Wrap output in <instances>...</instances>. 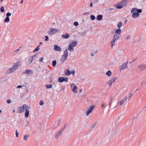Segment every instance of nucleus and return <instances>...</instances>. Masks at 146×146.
Masks as SVG:
<instances>
[{
	"label": "nucleus",
	"mask_w": 146,
	"mask_h": 146,
	"mask_svg": "<svg viewBox=\"0 0 146 146\" xmlns=\"http://www.w3.org/2000/svg\"><path fill=\"white\" fill-rule=\"evenodd\" d=\"M57 62L56 60H54L52 61V66L53 67H54L55 66Z\"/></svg>",
	"instance_id": "nucleus-27"
},
{
	"label": "nucleus",
	"mask_w": 146,
	"mask_h": 146,
	"mask_svg": "<svg viewBox=\"0 0 146 146\" xmlns=\"http://www.w3.org/2000/svg\"><path fill=\"white\" fill-rule=\"evenodd\" d=\"M128 61H127L126 62L124 63L119 67V68L120 70H122L126 68L127 67V64Z\"/></svg>",
	"instance_id": "nucleus-9"
},
{
	"label": "nucleus",
	"mask_w": 146,
	"mask_h": 146,
	"mask_svg": "<svg viewBox=\"0 0 146 146\" xmlns=\"http://www.w3.org/2000/svg\"><path fill=\"white\" fill-rule=\"evenodd\" d=\"M29 135L28 134L25 135L23 137V139L25 140H27L28 137Z\"/></svg>",
	"instance_id": "nucleus-33"
},
{
	"label": "nucleus",
	"mask_w": 146,
	"mask_h": 146,
	"mask_svg": "<svg viewBox=\"0 0 146 146\" xmlns=\"http://www.w3.org/2000/svg\"><path fill=\"white\" fill-rule=\"evenodd\" d=\"M122 23L121 22H119L117 24V27L119 28H120L122 26Z\"/></svg>",
	"instance_id": "nucleus-32"
},
{
	"label": "nucleus",
	"mask_w": 146,
	"mask_h": 146,
	"mask_svg": "<svg viewBox=\"0 0 146 146\" xmlns=\"http://www.w3.org/2000/svg\"><path fill=\"white\" fill-rule=\"evenodd\" d=\"M96 125V123H94L93 125H91L90 126V128H93L94 127V126Z\"/></svg>",
	"instance_id": "nucleus-44"
},
{
	"label": "nucleus",
	"mask_w": 146,
	"mask_h": 146,
	"mask_svg": "<svg viewBox=\"0 0 146 146\" xmlns=\"http://www.w3.org/2000/svg\"><path fill=\"white\" fill-rule=\"evenodd\" d=\"M35 56H36V54H35L34 55H33V56H31L29 57V58L28 60V63L29 64H31L32 63V62H33V58Z\"/></svg>",
	"instance_id": "nucleus-13"
},
{
	"label": "nucleus",
	"mask_w": 146,
	"mask_h": 146,
	"mask_svg": "<svg viewBox=\"0 0 146 146\" xmlns=\"http://www.w3.org/2000/svg\"><path fill=\"white\" fill-rule=\"evenodd\" d=\"M44 58L43 57H41L39 60V61L40 62H42L43 61Z\"/></svg>",
	"instance_id": "nucleus-46"
},
{
	"label": "nucleus",
	"mask_w": 146,
	"mask_h": 146,
	"mask_svg": "<svg viewBox=\"0 0 146 146\" xmlns=\"http://www.w3.org/2000/svg\"><path fill=\"white\" fill-rule=\"evenodd\" d=\"M117 79V78L116 77H114L110 79L108 82H107V84H108L110 86L111 85L112 83L113 82Z\"/></svg>",
	"instance_id": "nucleus-8"
},
{
	"label": "nucleus",
	"mask_w": 146,
	"mask_h": 146,
	"mask_svg": "<svg viewBox=\"0 0 146 146\" xmlns=\"http://www.w3.org/2000/svg\"><path fill=\"white\" fill-rule=\"evenodd\" d=\"M68 56L66 55V54H63V55L62 56H63V57H64V58H67V57H68Z\"/></svg>",
	"instance_id": "nucleus-49"
},
{
	"label": "nucleus",
	"mask_w": 146,
	"mask_h": 146,
	"mask_svg": "<svg viewBox=\"0 0 146 146\" xmlns=\"http://www.w3.org/2000/svg\"><path fill=\"white\" fill-rule=\"evenodd\" d=\"M113 6L114 7L116 6V8L117 9H121L123 8L122 6L120 3H118L117 5L114 4Z\"/></svg>",
	"instance_id": "nucleus-12"
},
{
	"label": "nucleus",
	"mask_w": 146,
	"mask_h": 146,
	"mask_svg": "<svg viewBox=\"0 0 146 146\" xmlns=\"http://www.w3.org/2000/svg\"><path fill=\"white\" fill-rule=\"evenodd\" d=\"M123 102V101L121 100L119 102L120 105L121 106V105H122Z\"/></svg>",
	"instance_id": "nucleus-45"
},
{
	"label": "nucleus",
	"mask_w": 146,
	"mask_h": 146,
	"mask_svg": "<svg viewBox=\"0 0 146 146\" xmlns=\"http://www.w3.org/2000/svg\"><path fill=\"white\" fill-rule=\"evenodd\" d=\"M75 72L74 71V70L70 71V74H72L74 75L75 74Z\"/></svg>",
	"instance_id": "nucleus-50"
},
{
	"label": "nucleus",
	"mask_w": 146,
	"mask_h": 146,
	"mask_svg": "<svg viewBox=\"0 0 146 146\" xmlns=\"http://www.w3.org/2000/svg\"><path fill=\"white\" fill-rule=\"evenodd\" d=\"M40 46V45L38 46L36 48H35L33 50V52H35L37 51L39 49V47Z\"/></svg>",
	"instance_id": "nucleus-35"
},
{
	"label": "nucleus",
	"mask_w": 146,
	"mask_h": 146,
	"mask_svg": "<svg viewBox=\"0 0 146 146\" xmlns=\"http://www.w3.org/2000/svg\"><path fill=\"white\" fill-rule=\"evenodd\" d=\"M4 7L3 6H2L0 9V11L2 13H3L4 11Z\"/></svg>",
	"instance_id": "nucleus-36"
},
{
	"label": "nucleus",
	"mask_w": 146,
	"mask_h": 146,
	"mask_svg": "<svg viewBox=\"0 0 146 146\" xmlns=\"http://www.w3.org/2000/svg\"><path fill=\"white\" fill-rule=\"evenodd\" d=\"M19 49H17V50H16V52H17L18 51H19Z\"/></svg>",
	"instance_id": "nucleus-64"
},
{
	"label": "nucleus",
	"mask_w": 146,
	"mask_h": 146,
	"mask_svg": "<svg viewBox=\"0 0 146 146\" xmlns=\"http://www.w3.org/2000/svg\"><path fill=\"white\" fill-rule=\"evenodd\" d=\"M112 72L110 70H108L106 73V74L108 77L110 76L111 75Z\"/></svg>",
	"instance_id": "nucleus-25"
},
{
	"label": "nucleus",
	"mask_w": 146,
	"mask_h": 146,
	"mask_svg": "<svg viewBox=\"0 0 146 146\" xmlns=\"http://www.w3.org/2000/svg\"><path fill=\"white\" fill-rule=\"evenodd\" d=\"M70 86L71 88L72 92L74 93H76L77 92L76 90L77 89V86H75L74 83L71 84L70 85Z\"/></svg>",
	"instance_id": "nucleus-5"
},
{
	"label": "nucleus",
	"mask_w": 146,
	"mask_h": 146,
	"mask_svg": "<svg viewBox=\"0 0 146 146\" xmlns=\"http://www.w3.org/2000/svg\"><path fill=\"white\" fill-rule=\"evenodd\" d=\"M121 30L120 28H118L115 31V33L116 34L120 35H121Z\"/></svg>",
	"instance_id": "nucleus-20"
},
{
	"label": "nucleus",
	"mask_w": 146,
	"mask_h": 146,
	"mask_svg": "<svg viewBox=\"0 0 146 146\" xmlns=\"http://www.w3.org/2000/svg\"><path fill=\"white\" fill-rule=\"evenodd\" d=\"M103 18V16L102 15H98L97 17V19L98 21L101 20Z\"/></svg>",
	"instance_id": "nucleus-23"
},
{
	"label": "nucleus",
	"mask_w": 146,
	"mask_h": 146,
	"mask_svg": "<svg viewBox=\"0 0 146 146\" xmlns=\"http://www.w3.org/2000/svg\"><path fill=\"white\" fill-rule=\"evenodd\" d=\"M137 58H135L133 59L131 61L132 62H134L137 60Z\"/></svg>",
	"instance_id": "nucleus-54"
},
{
	"label": "nucleus",
	"mask_w": 146,
	"mask_h": 146,
	"mask_svg": "<svg viewBox=\"0 0 146 146\" xmlns=\"http://www.w3.org/2000/svg\"><path fill=\"white\" fill-rule=\"evenodd\" d=\"M45 39H44V40L45 41H47L48 40V36H45Z\"/></svg>",
	"instance_id": "nucleus-42"
},
{
	"label": "nucleus",
	"mask_w": 146,
	"mask_h": 146,
	"mask_svg": "<svg viewBox=\"0 0 146 146\" xmlns=\"http://www.w3.org/2000/svg\"><path fill=\"white\" fill-rule=\"evenodd\" d=\"M77 44L78 43L75 40H73L72 41L71 43L70 44L71 45L75 47Z\"/></svg>",
	"instance_id": "nucleus-21"
},
{
	"label": "nucleus",
	"mask_w": 146,
	"mask_h": 146,
	"mask_svg": "<svg viewBox=\"0 0 146 146\" xmlns=\"http://www.w3.org/2000/svg\"><path fill=\"white\" fill-rule=\"evenodd\" d=\"M62 37L64 38L67 39L68 38L69 36L68 34H66L65 35H62Z\"/></svg>",
	"instance_id": "nucleus-26"
},
{
	"label": "nucleus",
	"mask_w": 146,
	"mask_h": 146,
	"mask_svg": "<svg viewBox=\"0 0 146 146\" xmlns=\"http://www.w3.org/2000/svg\"><path fill=\"white\" fill-rule=\"evenodd\" d=\"M106 106V104L105 103H103L101 105V107L102 108H105Z\"/></svg>",
	"instance_id": "nucleus-38"
},
{
	"label": "nucleus",
	"mask_w": 146,
	"mask_h": 146,
	"mask_svg": "<svg viewBox=\"0 0 146 146\" xmlns=\"http://www.w3.org/2000/svg\"><path fill=\"white\" fill-rule=\"evenodd\" d=\"M64 130V129H60L59 131L56 133V134L55 135V137L56 138H58L59 136L62 134V132Z\"/></svg>",
	"instance_id": "nucleus-11"
},
{
	"label": "nucleus",
	"mask_w": 146,
	"mask_h": 146,
	"mask_svg": "<svg viewBox=\"0 0 146 146\" xmlns=\"http://www.w3.org/2000/svg\"><path fill=\"white\" fill-rule=\"evenodd\" d=\"M121 35L116 34L114 35L113 39L116 41L119 39L121 37Z\"/></svg>",
	"instance_id": "nucleus-17"
},
{
	"label": "nucleus",
	"mask_w": 146,
	"mask_h": 146,
	"mask_svg": "<svg viewBox=\"0 0 146 146\" xmlns=\"http://www.w3.org/2000/svg\"><path fill=\"white\" fill-rule=\"evenodd\" d=\"M10 19L9 17H6L4 20V22L5 23H7L9 22Z\"/></svg>",
	"instance_id": "nucleus-28"
},
{
	"label": "nucleus",
	"mask_w": 146,
	"mask_h": 146,
	"mask_svg": "<svg viewBox=\"0 0 146 146\" xmlns=\"http://www.w3.org/2000/svg\"><path fill=\"white\" fill-rule=\"evenodd\" d=\"M115 41V40H114L113 39L112 41L111 42V46L112 48L113 46L114 45Z\"/></svg>",
	"instance_id": "nucleus-29"
},
{
	"label": "nucleus",
	"mask_w": 146,
	"mask_h": 146,
	"mask_svg": "<svg viewBox=\"0 0 146 146\" xmlns=\"http://www.w3.org/2000/svg\"><path fill=\"white\" fill-rule=\"evenodd\" d=\"M44 104V102H43V101L42 100H40V106H42V105H43Z\"/></svg>",
	"instance_id": "nucleus-43"
},
{
	"label": "nucleus",
	"mask_w": 146,
	"mask_h": 146,
	"mask_svg": "<svg viewBox=\"0 0 146 146\" xmlns=\"http://www.w3.org/2000/svg\"><path fill=\"white\" fill-rule=\"evenodd\" d=\"M130 37V36L129 35H128L126 38H125V39L127 40Z\"/></svg>",
	"instance_id": "nucleus-53"
},
{
	"label": "nucleus",
	"mask_w": 146,
	"mask_h": 146,
	"mask_svg": "<svg viewBox=\"0 0 146 146\" xmlns=\"http://www.w3.org/2000/svg\"><path fill=\"white\" fill-rule=\"evenodd\" d=\"M132 17L133 18H135L138 17L139 15V14L137 12H134L132 13Z\"/></svg>",
	"instance_id": "nucleus-15"
},
{
	"label": "nucleus",
	"mask_w": 146,
	"mask_h": 146,
	"mask_svg": "<svg viewBox=\"0 0 146 146\" xmlns=\"http://www.w3.org/2000/svg\"><path fill=\"white\" fill-rule=\"evenodd\" d=\"M11 15V13H7L6 14V16L7 17H9Z\"/></svg>",
	"instance_id": "nucleus-39"
},
{
	"label": "nucleus",
	"mask_w": 146,
	"mask_h": 146,
	"mask_svg": "<svg viewBox=\"0 0 146 146\" xmlns=\"http://www.w3.org/2000/svg\"><path fill=\"white\" fill-rule=\"evenodd\" d=\"M90 17L91 20H94L96 19L95 17L93 15H91L90 16Z\"/></svg>",
	"instance_id": "nucleus-34"
},
{
	"label": "nucleus",
	"mask_w": 146,
	"mask_h": 146,
	"mask_svg": "<svg viewBox=\"0 0 146 146\" xmlns=\"http://www.w3.org/2000/svg\"><path fill=\"white\" fill-rule=\"evenodd\" d=\"M92 6H93V4H92V3H90V7H92Z\"/></svg>",
	"instance_id": "nucleus-59"
},
{
	"label": "nucleus",
	"mask_w": 146,
	"mask_h": 146,
	"mask_svg": "<svg viewBox=\"0 0 146 146\" xmlns=\"http://www.w3.org/2000/svg\"><path fill=\"white\" fill-rule=\"evenodd\" d=\"M54 48L56 51H60L61 50L60 47L57 45H55L54 46Z\"/></svg>",
	"instance_id": "nucleus-16"
},
{
	"label": "nucleus",
	"mask_w": 146,
	"mask_h": 146,
	"mask_svg": "<svg viewBox=\"0 0 146 146\" xmlns=\"http://www.w3.org/2000/svg\"><path fill=\"white\" fill-rule=\"evenodd\" d=\"M67 126V124H64V128L63 129H64L65 128H66V127Z\"/></svg>",
	"instance_id": "nucleus-58"
},
{
	"label": "nucleus",
	"mask_w": 146,
	"mask_h": 146,
	"mask_svg": "<svg viewBox=\"0 0 146 146\" xmlns=\"http://www.w3.org/2000/svg\"><path fill=\"white\" fill-rule=\"evenodd\" d=\"M29 108L27 106L24 107V109H25V117L26 118H27L29 117V111L28 109Z\"/></svg>",
	"instance_id": "nucleus-7"
},
{
	"label": "nucleus",
	"mask_w": 146,
	"mask_h": 146,
	"mask_svg": "<svg viewBox=\"0 0 146 146\" xmlns=\"http://www.w3.org/2000/svg\"><path fill=\"white\" fill-rule=\"evenodd\" d=\"M127 100V97L126 96H125L124 98L122 99L121 100H123V102H124L125 101H126Z\"/></svg>",
	"instance_id": "nucleus-40"
},
{
	"label": "nucleus",
	"mask_w": 146,
	"mask_h": 146,
	"mask_svg": "<svg viewBox=\"0 0 146 146\" xmlns=\"http://www.w3.org/2000/svg\"><path fill=\"white\" fill-rule=\"evenodd\" d=\"M74 25L75 26H77L78 25V23L76 21L74 23Z\"/></svg>",
	"instance_id": "nucleus-41"
},
{
	"label": "nucleus",
	"mask_w": 146,
	"mask_h": 146,
	"mask_svg": "<svg viewBox=\"0 0 146 146\" xmlns=\"http://www.w3.org/2000/svg\"><path fill=\"white\" fill-rule=\"evenodd\" d=\"M137 11L139 14L141 13L142 12V10L141 9H137L136 7L132 8L131 10V13H132L134 12Z\"/></svg>",
	"instance_id": "nucleus-6"
},
{
	"label": "nucleus",
	"mask_w": 146,
	"mask_h": 146,
	"mask_svg": "<svg viewBox=\"0 0 146 146\" xmlns=\"http://www.w3.org/2000/svg\"><path fill=\"white\" fill-rule=\"evenodd\" d=\"M24 73H27V74H31L33 73V71L32 70H29V69H27L26 71H25V72H23Z\"/></svg>",
	"instance_id": "nucleus-24"
},
{
	"label": "nucleus",
	"mask_w": 146,
	"mask_h": 146,
	"mask_svg": "<svg viewBox=\"0 0 146 146\" xmlns=\"http://www.w3.org/2000/svg\"><path fill=\"white\" fill-rule=\"evenodd\" d=\"M94 105L91 106V108H89L86 113V115L88 116L90 113L92 111L93 109L94 108Z\"/></svg>",
	"instance_id": "nucleus-14"
},
{
	"label": "nucleus",
	"mask_w": 146,
	"mask_h": 146,
	"mask_svg": "<svg viewBox=\"0 0 146 146\" xmlns=\"http://www.w3.org/2000/svg\"><path fill=\"white\" fill-rule=\"evenodd\" d=\"M19 62H17L15 63V64L9 69V70L7 71V73L10 74L11 73L13 72L14 70L19 66Z\"/></svg>",
	"instance_id": "nucleus-1"
},
{
	"label": "nucleus",
	"mask_w": 146,
	"mask_h": 146,
	"mask_svg": "<svg viewBox=\"0 0 146 146\" xmlns=\"http://www.w3.org/2000/svg\"><path fill=\"white\" fill-rule=\"evenodd\" d=\"M52 79L51 78L50 79V82H52Z\"/></svg>",
	"instance_id": "nucleus-63"
},
{
	"label": "nucleus",
	"mask_w": 146,
	"mask_h": 146,
	"mask_svg": "<svg viewBox=\"0 0 146 146\" xmlns=\"http://www.w3.org/2000/svg\"><path fill=\"white\" fill-rule=\"evenodd\" d=\"M7 102L8 104H10L11 103V100L10 99L7 100Z\"/></svg>",
	"instance_id": "nucleus-51"
},
{
	"label": "nucleus",
	"mask_w": 146,
	"mask_h": 146,
	"mask_svg": "<svg viewBox=\"0 0 146 146\" xmlns=\"http://www.w3.org/2000/svg\"><path fill=\"white\" fill-rule=\"evenodd\" d=\"M127 0H123L120 3H121L122 7H124L127 5Z\"/></svg>",
	"instance_id": "nucleus-19"
},
{
	"label": "nucleus",
	"mask_w": 146,
	"mask_h": 146,
	"mask_svg": "<svg viewBox=\"0 0 146 146\" xmlns=\"http://www.w3.org/2000/svg\"><path fill=\"white\" fill-rule=\"evenodd\" d=\"M23 1V0H22L21 1V2H20V3L21 4L22 3Z\"/></svg>",
	"instance_id": "nucleus-62"
},
{
	"label": "nucleus",
	"mask_w": 146,
	"mask_h": 146,
	"mask_svg": "<svg viewBox=\"0 0 146 146\" xmlns=\"http://www.w3.org/2000/svg\"><path fill=\"white\" fill-rule=\"evenodd\" d=\"M91 55L92 56H94V53H92Z\"/></svg>",
	"instance_id": "nucleus-60"
},
{
	"label": "nucleus",
	"mask_w": 146,
	"mask_h": 146,
	"mask_svg": "<svg viewBox=\"0 0 146 146\" xmlns=\"http://www.w3.org/2000/svg\"><path fill=\"white\" fill-rule=\"evenodd\" d=\"M50 31H48V34L49 35H50L56 34V33L59 31V30L57 29L53 28H50Z\"/></svg>",
	"instance_id": "nucleus-2"
},
{
	"label": "nucleus",
	"mask_w": 146,
	"mask_h": 146,
	"mask_svg": "<svg viewBox=\"0 0 146 146\" xmlns=\"http://www.w3.org/2000/svg\"><path fill=\"white\" fill-rule=\"evenodd\" d=\"M74 46L70 44L68 46V49L70 51L72 52L74 50Z\"/></svg>",
	"instance_id": "nucleus-18"
},
{
	"label": "nucleus",
	"mask_w": 146,
	"mask_h": 146,
	"mask_svg": "<svg viewBox=\"0 0 146 146\" xmlns=\"http://www.w3.org/2000/svg\"><path fill=\"white\" fill-rule=\"evenodd\" d=\"M138 67L141 70L143 71L146 69V65L144 64H142L139 65Z\"/></svg>",
	"instance_id": "nucleus-10"
},
{
	"label": "nucleus",
	"mask_w": 146,
	"mask_h": 146,
	"mask_svg": "<svg viewBox=\"0 0 146 146\" xmlns=\"http://www.w3.org/2000/svg\"><path fill=\"white\" fill-rule=\"evenodd\" d=\"M19 133L18 132L17 130L16 131V137H17L18 136Z\"/></svg>",
	"instance_id": "nucleus-48"
},
{
	"label": "nucleus",
	"mask_w": 146,
	"mask_h": 146,
	"mask_svg": "<svg viewBox=\"0 0 146 146\" xmlns=\"http://www.w3.org/2000/svg\"><path fill=\"white\" fill-rule=\"evenodd\" d=\"M112 102V100L111 99L110 102V103L109 104L110 107H111V105Z\"/></svg>",
	"instance_id": "nucleus-55"
},
{
	"label": "nucleus",
	"mask_w": 146,
	"mask_h": 146,
	"mask_svg": "<svg viewBox=\"0 0 146 146\" xmlns=\"http://www.w3.org/2000/svg\"><path fill=\"white\" fill-rule=\"evenodd\" d=\"M27 106L26 104H24L22 106L18 107L17 108V112L19 113L22 112H24L25 109H24V107H26Z\"/></svg>",
	"instance_id": "nucleus-3"
},
{
	"label": "nucleus",
	"mask_w": 146,
	"mask_h": 146,
	"mask_svg": "<svg viewBox=\"0 0 146 146\" xmlns=\"http://www.w3.org/2000/svg\"><path fill=\"white\" fill-rule=\"evenodd\" d=\"M23 85H19V86H18L17 87V88H22V87H23Z\"/></svg>",
	"instance_id": "nucleus-47"
},
{
	"label": "nucleus",
	"mask_w": 146,
	"mask_h": 146,
	"mask_svg": "<svg viewBox=\"0 0 146 146\" xmlns=\"http://www.w3.org/2000/svg\"><path fill=\"white\" fill-rule=\"evenodd\" d=\"M110 10H112L113 12H114L115 11V9L114 8H110Z\"/></svg>",
	"instance_id": "nucleus-52"
},
{
	"label": "nucleus",
	"mask_w": 146,
	"mask_h": 146,
	"mask_svg": "<svg viewBox=\"0 0 146 146\" xmlns=\"http://www.w3.org/2000/svg\"><path fill=\"white\" fill-rule=\"evenodd\" d=\"M67 58H65L63 56H62L61 58H60L62 62H64L66 60H67Z\"/></svg>",
	"instance_id": "nucleus-31"
},
{
	"label": "nucleus",
	"mask_w": 146,
	"mask_h": 146,
	"mask_svg": "<svg viewBox=\"0 0 146 146\" xmlns=\"http://www.w3.org/2000/svg\"><path fill=\"white\" fill-rule=\"evenodd\" d=\"M133 95V94L130 93L129 94V96L130 97H131Z\"/></svg>",
	"instance_id": "nucleus-57"
},
{
	"label": "nucleus",
	"mask_w": 146,
	"mask_h": 146,
	"mask_svg": "<svg viewBox=\"0 0 146 146\" xmlns=\"http://www.w3.org/2000/svg\"><path fill=\"white\" fill-rule=\"evenodd\" d=\"M46 87L47 88H51L52 87V85L51 84H47L46 85Z\"/></svg>",
	"instance_id": "nucleus-30"
},
{
	"label": "nucleus",
	"mask_w": 146,
	"mask_h": 146,
	"mask_svg": "<svg viewBox=\"0 0 146 146\" xmlns=\"http://www.w3.org/2000/svg\"><path fill=\"white\" fill-rule=\"evenodd\" d=\"M65 87L64 86H62L61 88L60 89L61 90H64V89Z\"/></svg>",
	"instance_id": "nucleus-56"
},
{
	"label": "nucleus",
	"mask_w": 146,
	"mask_h": 146,
	"mask_svg": "<svg viewBox=\"0 0 146 146\" xmlns=\"http://www.w3.org/2000/svg\"><path fill=\"white\" fill-rule=\"evenodd\" d=\"M68 78L67 77H60L58 78V82H62L64 81L65 82H68Z\"/></svg>",
	"instance_id": "nucleus-4"
},
{
	"label": "nucleus",
	"mask_w": 146,
	"mask_h": 146,
	"mask_svg": "<svg viewBox=\"0 0 146 146\" xmlns=\"http://www.w3.org/2000/svg\"><path fill=\"white\" fill-rule=\"evenodd\" d=\"M64 54H66V55L68 56V51L67 48H66L64 51Z\"/></svg>",
	"instance_id": "nucleus-37"
},
{
	"label": "nucleus",
	"mask_w": 146,
	"mask_h": 146,
	"mask_svg": "<svg viewBox=\"0 0 146 146\" xmlns=\"http://www.w3.org/2000/svg\"><path fill=\"white\" fill-rule=\"evenodd\" d=\"M57 122L58 123V125L59 124V123H60V121H57Z\"/></svg>",
	"instance_id": "nucleus-61"
},
{
	"label": "nucleus",
	"mask_w": 146,
	"mask_h": 146,
	"mask_svg": "<svg viewBox=\"0 0 146 146\" xmlns=\"http://www.w3.org/2000/svg\"><path fill=\"white\" fill-rule=\"evenodd\" d=\"M65 74L66 76H69L70 74V71L68 69H66L65 71Z\"/></svg>",
	"instance_id": "nucleus-22"
}]
</instances>
